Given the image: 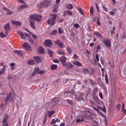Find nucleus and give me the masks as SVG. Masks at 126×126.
I'll use <instances>...</instances> for the list:
<instances>
[{"label":"nucleus","mask_w":126,"mask_h":126,"mask_svg":"<svg viewBox=\"0 0 126 126\" xmlns=\"http://www.w3.org/2000/svg\"><path fill=\"white\" fill-rule=\"evenodd\" d=\"M28 64L32 65V64H35L34 61L32 60H30L28 61Z\"/></svg>","instance_id":"34"},{"label":"nucleus","mask_w":126,"mask_h":126,"mask_svg":"<svg viewBox=\"0 0 126 126\" xmlns=\"http://www.w3.org/2000/svg\"><path fill=\"white\" fill-rule=\"evenodd\" d=\"M78 10L79 11V12H80V13L82 15H83V11L82 10V8L81 7H79L78 8Z\"/></svg>","instance_id":"50"},{"label":"nucleus","mask_w":126,"mask_h":126,"mask_svg":"<svg viewBox=\"0 0 126 126\" xmlns=\"http://www.w3.org/2000/svg\"><path fill=\"white\" fill-rule=\"evenodd\" d=\"M96 49H97L96 52H98V51H99V50H101V47L100 45H98L97 46Z\"/></svg>","instance_id":"52"},{"label":"nucleus","mask_w":126,"mask_h":126,"mask_svg":"<svg viewBox=\"0 0 126 126\" xmlns=\"http://www.w3.org/2000/svg\"><path fill=\"white\" fill-rule=\"evenodd\" d=\"M51 4V2L49 0H45L43 1L41 3L37 4V7L39 8L47 7Z\"/></svg>","instance_id":"3"},{"label":"nucleus","mask_w":126,"mask_h":126,"mask_svg":"<svg viewBox=\"0 0 126 126\" xmlns=\"http://www.w3.org/2000/svg\"><path fill=\"white\" fill-rule=\"evenodd\" d=\"M67 58L65 56H62L60 58V62L63 66H66L67 65V63H66Z\"/></svg>","instance_id":"7"},{"label":"nucleus","mask_w":126,"mask_h":126,"mask_svg":"<svg viewBox=\"0 0 126 126\" xmlns=\"http://www.w3.org/2000/svg\"><path fill=\"white\" fill-rule=\"evenodd\" d=\"M74 27L76 28H79L80 27V25L78 24H74Z\"/></svg>","instance_id":"56"},{"label":"nucleus","mask_w":126,"mask_h":126,"mask_svg":"<svg viewBox=\"0 0 126 126\" xmlns=\"http://www.w3.org/2000/svg\"><path fill=\"white\" fill-rule=\"evenodd\" d=\"M98 91V88H94L93 90V94H92L93 96H94L96 94V93Z\"/></svg>","instance_id":"32"},{"label":"nucleus","mask_w":126,"mask_h":126,"mask_svg":"<svg viewBox=\"0 0 126 126\" xmlns=\"http://www.w3.org/2000/svg\"><path fill=\"white\" fill-rule=\"evenodd\" d=\"M66 65L65 66H67L66 68H73L74 65L71 63H66Z\"/></svg>","instance_id":"26"},{"label":"nucleus","mask_w":126,"mask_h":126,"mask_svg":"<svg viewBox=\"0 0 126 126\" xmlns=\"http://www.w3.org/2000/svg\"><path fill=\"white\" fill-rule=\"evenodd\" d=\"M110 14L111 15H115V12L114 11H110Z\"/></svg>","instance_id":"63"},{"label":"nucleus","mask_w":126,"mask_h":126,"mask_svg":"<svg viewBox=\"0 0 126 126\" xmlns=\"http://www.w3.org/2000/svg\"><path fill=\"white\" fill-rule=\"evenodd\" d=\"M56 45L59 46L61 49H63V42H61L60 40H57L55 42Z\"/></svg>","instance_id":"11"},{"label":"nucleus","mask_w":126,"mask_h":126,"mask_svg":"<svg viewBox=\"0 0 126 126\" xmlns=\"http://www.w3.org/2000/svg\"><path fill=\"white\" fill-rule=\"evenodd\" d=\"M99 97H100L101 99H103V95L102 93H99Z\"/></svg>","instance_id":"55"},{"label":"nucleus","mask_w":126,"mask_h":126,"mask_svg":"<svg viewBox=\"0 0 126 126\" xmlns=\"http://www.w3.org/2000/svg\"><path fill=\"white\" fill-rule=\"evenodd\" d=\"M0 66H3L2 69L0 71V76L4 74L6 71V65H4L3 62H0Z\"/></svg>","instance_id":"6"},{"label":"nucleus","mask_w":126,"mask_h":126,"mask_svg":"<svg viewBox=\"0 0 126 126\" xmlns=\"http://www.w3.org/2000/svg\"><path fill=\"white\" fill-rule=\"evenodd\" d=\"M12 24H13V25H15L17 26H19L22 25V23L20 22L16 21H14V20L12 21Z\"/></svg>","instance_id":"20"},{"label":"nucleus","mask_w":126,"mask_h":126,"mask_svg":"<svg viewBox=\"0 0 126 126\" xmlns=\"http://www.w3.org/2000/svg\"><path fill=\"white\" fill-rule=\"evenodd\" d=\"M66 50L68 53V54H69L70 55H71L72 54V51L70 47H66Z\"/></svg>","instance_id":"37"},{"label":"nucleus","mask_w":126,"mask_h":126,"mask_svg":"<svg viewBox=\"0 0 126 126\" xmlns=\"http://www.w3.org/2000/svg\"><path fill=\"white\" fill-rule=\"evenodd\" d=\"M10 30V25L9 23L5 25V30L6 31V34H8L9 31Z\"/></svg>","instance_id":"14"},{"label":"nucleus","mask_w":126,"mask_h":126,"mask_svg":"<svg viewBox=\"0 0 126 126\" xmlns=\"http://www.w3.org/2000/svg\"><path fill=\"white\" fill-rule=\"evenodd\" d=\"M31 35H32V38H33L34 39H36L37 38V36L34 34L32 33V32L31 33Z\"/></svg>","instance_id":"46"},{"label":"nucleus","mask_w":126,"mask_h":126,"mask_svg":"<svg viewBox=\"0 0 126 126\" xmlns=\"http://www.w3.org/2000/svg\"><path fill=\"white\" fill-rule=\"evenodd\" d=\"M94 9L93 7H91L90 9V15L92 16L94 15Z\"/></svg>","instance_id":"38"},{"label":"nucleus","mask_w":126,"mask_h":126,"mask_svg":"<svg viewBox=\"0 0 126 126\" xmlns=\"http://www.w3.org/2000/svg\"><path fill=\"white\" fill-rule=\"evenodd\" d=\"M56 124V121L55 119H52V121L50 122V125H55Z\"/></svg>","instance_id":"44"},{"label":"nucleus","mask_w":126,"mask_h":126,"mask_svg":"<svg viewBox=\"0 0 126 126\" xmlns=\"http://www.w3.org/2000/svg\"><path fill=\"white\" fill-rule=\"evenodd\" d=\"M42 16L39 14H33L30 15V25L32 28L35 29L36 27L35 26L34 20L40 22L41 21Z\"/></svg>","instance_id":"1"},{"label":"nucleus","mask_w":126,"mask_h":126,"mask_svg":"<svg viewBox=\"0 0 126 126\" xmlns=\"http://www.w3.org/2000/svg\"><path fill=\"white\" fill-rule=\"evenodd\" d=\"M8 118H9L8 115L5 114L4 117L3 121H2V123L3 124L7 123Z\"/></svg>","instance_id":"15"},{"label":"nucleus","mask_w":126,"mask_h":126,"mask_svg":"<svg viewBox=\"0 0 126 126\" xmlns=\"http://www.w3.org/2000/svg\"><path fill=\"white\" fill-rule=\"evenodd\" d=\"M50 16L52 17V18L51 19H48L47 23L48 24L53 26L55 24V22L56 20L57 16L54 14H51Z\"/></svg>","instance_id":"2"},{"label":"nucleus","mask_w":126,"mask_h":126,"mask_svg":"<svg viewBox=\"0 0 126 126\" xmlns=\"http://www.w3.org/2000/svg\"><path fill=\"white\" fill-rule=\"evenodd\" d=\"M7 34H6V32H5V34H4V33L3 32H1L0 34V36L2 37V38H4V37H7Z\"/></svg>","instance_id":"39"},{"label":"nucleus","mask_w":126,"mask_h":126,"mask_svg":"<svg viewBox=\"0 0 126 126\" xmlns=\"http://www.w3.org/2000/svg\"><path fill=\"white\" fill-rule=\"evenodd\" d=\"M36 74H37V73L36 72V71L34 70L32 74V76L34 77L36 75Z\"/></svg>","instance_id":"58"},{"label":"nucleus","mask_w":126,"mask_h":126,"mask_svg":"<svg viewBox=\"0 0 126 126\" xmlns=\"http://www.w3.org/2000/svg\"><path fill=\"white\" fill-rule=\"evenodd\" d=\"M33 59L34 60V62H35V63H41L42 62V59L39 56H35L33 57Z\"/></svg>","instance_id":"13"},{"label":"nucleus","mask_w":126,"mask_h":126,"mask_svg":"<svg viewBox=\"0 0 126 126\" xmlns=\"http://www.w3.org/2000/svg\"><path fill=\"white\" fill-rule=\"evenodd\" d=\"M35 72L39 75L44 74L45 73V70H41V69L39 67H36L34 69Z\"/></svg>","instance_id":"9"},{"label":"nucleus","mask_w":126,"mask_h":126,"mask_svg":"<svg viewBox=\"0 0 126 126\" xmlns=\"http://www.w3.org/2000/svg\"><path fill=\"white\" fill-rule=\"evenodd\" d=\"M71 16L73 15V13L71 12L70 10H66V11L64 12L63 16H66V15Z\"/></svg>","instance_id":"16"},{"label":"nucleus","mask_w":126,"mask_h":126,"mask_svg":"<svg viewBox=\"0 0 126 126\" xmlns=\"http://www.w3.org/2000/svg\"><path fill=\"white\" fill-rule=\"evenodd\" d=\"M82 72L83 74H89L90 73L89 70L88 68H83L82 69Z\"/></svg>","instance_id":"21"},{"label":"nucleus","mask_w":126,"mask_h":126,"mask_svg":"<svg viewBox=\"0 0 126 126\" xmlns=\"http://www.w3.org/2000/svg\"><path fill=\"white\" fill-rule=\"evenodd\" d=\"M94 34L95 35L96 37L102 38V35L101 34L98 32H94Z\"/></svg>","instance_id":"23"},{"label":"nucleus","mask_w":126,"mask_h":126,"mask_svg":"<svg viewBox=\"0 0 126 126\" xmlns=\"http://www.w3.org/2000/svg\"><path fill=\"white\" fill-rule=\"evenodd\" d=\"M92 107L94 110H95L96 112H97V113L100 116L104 117V115L99 111L100 106H98L97 105H96V104L95 103H92Z\"/></svg>","instance_id":"4"},{"label":"nucleus","mask_w":126,"mask_h":126,"mask_svg":"<svg viewBox=\"0 0 126 126\" xmlns=\"http://www.w3.org/2000/svg\"><path fill=\"white\" fill-rule=\"evenodd\" d=\"M99 110L103 111L104 113H106L107 110L105 106H103L102 108L101 107H100Z\"/></svg>","instance_id":"33"},{"label":"nucleus","mask_w":126,"mask_h":126,"mask_svg":"<svg viewBox=\"0 0 126 126\" xmlns=\"http://www.w3.org/2000/svg\"><path fill=\"white\" fill-rule=\"evenodd\" d=\"M11 94L10 93L7 94V98H6L5 100L6 104H7V102L9 101V98L11 97Z\"/></svg>","instance_id":"24"},{"label":"nucleus","mask_w":126,"mask_h":126,"mask_svg":"<svg viewBox=\"0 0 126 126\" xmlns=\"http://www.w3.org/2000/svg\"><path fill=\"white\" fill-rule=\"evenodd\" d=\"M23 47H24V49H25V50H27V51L29 52H31L32 50V47L31 46L30 44L27 42H25L24 43V44H23Z\"/></svg>","instance_id":"5"},{"label":"nucleus","mask_w":126,"mask_h":126,"mask_svg":"<svg viewBox=\"0 0 126 126\" xmlns=\"http://www.w3.org/2000/svg\"><path fill=\"white\" fill-rule=\"evenodd\" d=\"M27 7V5L25 3L24 5H21V6L19 7V10H21L23 8H25Z\"/></svg>","instance_id":"40"},{"label":"nucleus","mask_w":126,"mask_h":126,"mask_svg":"<svg viewBox=\"0 0 126 126\" xmlns=\"http://www.w3.org/2000/svg\"><path fill=\"white\" fill-rule=\"evenodd\" d=\"M3 126H8V124L7 123H3Z\"/></svg>","instance_id":"64"},{"label":"nucleus","mask_w":126,"mask_h":126,"mask_svg":"<svg viewBox=\"0 0 126 126\" xmlns=\"http://www.w3.org/2000/svg\"><path fill=\"white\" fill-rule=\"evenodd\" d=\"M55 113V111L52 110L50 112V114H49V117L51 118L52 116V115H54Z\"/></svg>","instance_id":"47"},{"label":"nucleus","mask_w":126,"mask_h":126,"mask_svg":"<svg viewBox=\"0 0 126 126\" xmlns=\"http://www.w3.org/2000/svg\"><path fill=\"white\" fill-rule=\"evenodd\" d=\"M15 65V63H11L10 64V67H14V66Z\"/></svg>","instance_id":"60"},{"label":"nucleus","mask_w":126,"mask_h":126,"mask_svg":"<svg viewBox=\"0 0 126 126\" xmlns=\"http://www.w3.org/2000/svg\"><path fill=\"white\" fill-rule=\"evenodd\" d=\"M84 118H82L81 119H77L76 121V123H81V122H84Z\"/></svg>","instance_id":"36"},{"label":"nucleus","mask_w":126,"mask_h":126,"mask_svg":"<svg viewBox=\"0 0 126 126\" xmlns=\"http://www.w3.org/2000/svg\"><path fill=\"white\" fill-rule=\"evenodd\" d=\"M73 64L76 65V66L81 67L82 66V64L79 62L78 61H75L72 62Z\"/></svg>","instance_id":"17"},{"label":"nucleus","mask_w":126,"mask_h":126,"mask_svg":"<svg viewBox=\"0 0 126 126\" xmlns=\"http://www.w3.org/2000/svg\"><path fill=\"white\" fill-rule=\"evenodd\" d=\"M53 62L55 63H59V61L58 60L55 59L53 60Z\"/></svg>","instance_id":"61"},{"label":"nucleus","mask_w":126,"mask_h":126,"mask_svg":"<svg viewBox=\"0 0 126 126\" xmlns=\"http://www.w3.org/2000/svg\"><path fill=\"white\" fill-rule=\"evenodd\" d=\"M66 7L68 9H72L73 8V6L72 4L69 3V4H66Z\"/></svg>","instance_id":"29"},{"label":"nucleus","mask_w":126,"mask_h":126,"mask_svg":"<svg viewBox=\"0 0 126 126\" xmlns=\"http://www.w3.org/2000/svg\"><path fill=\"white\" fill-rule=\"evenodd\" d=\"M29 42H30L31 44H34V40L32 38H29Z\"/></svg>","instance_id":"51"},{"label":"nucleus","mask_w":126,"mask_h":126,"mask_svg":"<svg viewBox=\"0 0 126 126\" xmlns=\"http://www.w3.org/2000/svg\"><path fill=\"white\" fill-rule=\"evenodd\" d=\"M48 53L50 57V58H53V56H54V52L53 51H52L50 49H48Z\"/></svg>","instance_id":"25"},{"label":"nucleus","mask_w":126,"mask_h":126,"mask_svg":"<svg viewBox=\"0 0 126 126\" xmlns=\"http://www.w3.org/2000/svg\"><path fill=\"white\" fill-rule=\"evenodd\" d=\"M44 44L46 47H51L52 45V42L49 39L45 40L44 42Z\"/></svg>","instance_id":"12"},{"label":"nucleus","mask_w":126,"mask_h":126,"mask_svg":"<svg viewBox=\"0 0 126 126\" xmlns=\"http://www.w3.org/2000/svg\"><path fill=\"white\" fill-rule=\"evenodd\" d=\"M89 81H90L91 85L92 86H95V85H96V83L95 82H94L93 79H90Z\"/></svg>","instance_id":"28"},{"label":"nucleus","mask_w":126,"mask_h":126,"mask_svg":"<svg viewBox=\"0 0 126 126\" xmlns=\"http://www.w3.org/2000/svg\"><path fill=\"white\" fill-rule=\"evenodd\" d=\"M18 1L20 3L25 4V2L23 0H19Z\"/></svg>","instance_id":"62"},{"label":"nucleus","mask_w":126,"mask_h":126,"mask_svg":"<svg viewBox=\"0 0 126 126\" xmlns=\"http://www.w3.org/2000/svg\"><path fill=\"white\" fill-rule=\"evenodd\" d=\"M4 9L7 10V14H11L12 13V11H9V10L8 9H7V8H6V7H4Z\"/></svg>","instance_id":"49"},{"label":"nucleus","mask_w":126,"mask_h":126,"mask_svg":"<svg viewBox=\"0 0 126 126\" xmlns=\"http://www.w3.org/2000/svg\"><path fill=\"white\" fill-rule=\"evenodd\" d=\"M105 82H106V84H109L108 77L107 75H106L105 76Z\"/></svg>","instance_id":"43"},{"label":"nucleus","mask_w":126,"mask_h":126,"mask_svg":"<svg viewBox=\"0 0 126 126\" xmlns=\"http://www.w3.org/2000/svg\"><path fill=\"white\" fill-rule=\"evenodd\" d=\"M95 7H96V8L97 9V12H100V8H99V6L98 5V4L95 3Z\"/></svg>","instance_id":"48"},{"label":"nucleus","mask_w":126,"mask_h":126,"mask_svg":"<svg viewBox=\"0 0 126 126\" xmlns=\"http://www.w3.org/2000/svg\"><path fill=\"white\" fill-rule=\"evenodd\" d=\"M57 54L58 55H60V56H64L65 53L64 51H62V50H59L57 51Z\"/></svg>","instance_id":"30"},{"label":"nucleus","mask_w":126,"mask_h":126,"mask_svg":"<svg viewBox=\"0 0 126 126\" xmlns=\"http://www.w3.org/2000/svg\"><path fill=\"white\" fill-rule=\"evenodd\" d=\"M59 99L58 98H54L52 101L55 103V104H57L58 103Z\"/></svg>","instance_id":"42"},{"label":"nucleus","mask_w":126,"mask_h":126,"mask_svg":"<svg viewBox=\"0 0 126 126\" xmlns=\"http://www.w3.org/2000/svg\"><path fill=\"white\" fill-rule=\"evenodd\" d=\"M59 7V5L58 4H56L54 7L53 11L54 13H56L58 12V8Z\"/></svg>","instance_id":"27"},{"label":"nucleus","mask_w":126,"mask_h":126,"mask_svg":"<svg viewBox=\"0 0 126 126\" xmlns=\"http://www.w3.org/2000/svg\"><path fill=\"white\" fill-rule=\"evenodd\" d=\"M57 32H58L57 30H54L51 32V35H56L57 33Z\"/></svg>","instance_id":"45"},{"label":"nucleus","mask_w":126,"mask_h":126,"mask_svg":"<svg viewBox=\"0 0 126 126\" xmlns=\"http://www.w3.org/2000/svg\"><path fill=\"white\" fill-rule=\"evenodd\" d=\"M14 53L16 54V55H18V56H22V52L18 50H14Z\"/></svg>","instance_id":"22"},{"label":"nucleus","mask_w":126,"mask_h":126,"mask_svg":"<svg viewBox=\"0 0 126 126\" xmlns=\"http://www.w3.org/2000/svg\"><path fill=\"white\" fill-rule=\"evenodd\" d=\"M18 34H19V35L21 36V38L22 39H25L26 38V36L24 35L23 32L21 31H18Z\"/></svg>","instance_id":"18"},{"label":"nucleus","mask_w":126,"mask_h":126,"mask_svg":"<svg viewBox=\"0 0 126 126\" xmlns=\"http://www.w3.org/2000/svg\"><path fill=\"white\" fill-rule=\"evenodd\" d=\"M122 112L124 114H126V109L125 108V105L124 103L122 104Z\"/></svg>","instance_id":"31"},{"label":"nucleus","mask_w":126,"mask_h":126,"mask_svg":"<svg viewBox=\"0 0 126 126\" xmlns=\"http://www.w3.org/2000/svg\"><path fill=\"white\" fill-rule=\"evenodd\" d=\"M95 72V70L93 68H91L90 69V75H93Z\"/></svg>","instance_id":"41"},{"label":"nucleus","mask_w":126,"mask_h":126,"mask_svg":"<svg viewBox=\"0 0 126 126\" xmlns=\"http://www.w3.org/2000/svg\"><path fill=\"white\" fill-rule=\"evenodd\" d=\"M121 106V104H118L116 106L117 109L119 111L120 110V107Z\"/></svg>","instance_id":"54"},{"label":"nucleus","mask_w":126,"mask_h":126,"mask_svg":"<svg viewBox=\"0 0 126 126\" xmlns=\"http://www.w3.org/2000/svg\"><path fill=\"white\" fill-rule=\"evenodd\" d=\"M58 68V65L56 64H53L51 66V69L52 70H55Z\"/></svg>","instance_id":"35"},{"label":"nucleus","mask_w":126,"mask_h":126,"mask_svg":"<svg viewBox=\"0 0 126 126\" xmlns=\"http://www.w3.org/2000/svg\"><path fill=\"white\" fill-rule=\"evenodd\" d=\"M37 51L38 52V54H44L45 53V50L42 47H39Z\"/></svg>","instance_id":"19"},{"label":"nucleus","mask_w":126,"mask_h":126,"mask_svg":"<svg viewBox=\"0 0 126 126\" xmlns=\"http://www.w3.org/2000/svg\"><path fill=\"white\" fill-rule=\"evenodd\" d=\"M102 43L107 46V47H111V42L110 39L108 38L103 39Z\"/></svg>","instance_id":"8"},{"label":"nucleus","mask_w":126,"mask_h":126,"mask_svg":"<svg viewBox=\"0 0 126 126\" xmlns=\"http://www.w3.org/2000/svg\"><path fill=\"white\" fill-rule=\"evenodd\" d=\"M83 97H84V94L82 93H79V97H78L77 95H75V98L78 100V101H81L83 100Z\"/></svg>","instance_id":"10"},{"label":"nucleus","mask_w":126,"mask_h":126,"mask_svg":"<svg viewBox=\"0 0 126 126\" xmlns=\"http://www.w3.org/2000/svg\"><path fill=\"white\" fill-rule=\"evenodd\" d=\"M95 59L97 62H99V56L97 54L95 55Z\"/></svg>","instance_id":"57"},{"label":"nucleus","mask_w":126,"mask_h":126,"mask_svg":"<svg viewBox=\"0 0 126 126\" xmlns=\"http://www.w3.org/2000/svg\"><path fill=\"white\" fill-rule=\"evenodd\" d=\"M58 32H59V34H61V33H63L62 30L60 27L58 28Z\"/></svg>","instance_id":"53"},{"label":"nucleus","mask_w":126,"mask_h":126,"mask_svg":"<svg viewBox=\"0 0 126 126\" xmlns=\"http://www.w3.org/2000/svg\"><path fill=\"white\" fill-rule=\"evenodd\" d=\"M102 7L103 10L104 11L107 12V9L106 8V7L105 6H104V5H102Z\"/></svg>","instance_id":"59"}]
</instances>
